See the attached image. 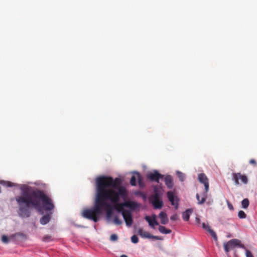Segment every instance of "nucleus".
<instances>
[{"label":"nucleus","instance_id":"obj_34","mask_svg":"<svg viewBox=\"0 0 257 257\" xmlns=\"http://www.w3.org/2000/svg\"><path fill=\"white\" fill-rule=\"evenodd\" d=\"M245 249L246 250L245 254H246V257H253V256L250 251L246 249V248Z\"/></svg>","mask_w":257,"mask_h":257},{"label":"nucleus","instance_id":"obj_26","mask_svg":"<svg viewBox=\"0 0 257 257\" xmlns=\"http://www.w3.org/2000/svg\"><path fill=\"white\" fill-rule=\"evenodd\" d=\"M161 192L155 193L150 196V199L161 198Z\"/></svg>","mask_w":257,"mask_h":257},{"label":"nucleus","instance_id":"obj_23","mask_svg":"<svg viewBox=\"0 0 257 257\" xmlns=\"http://www.w3.org/2000/svg\"><path fill=\"white\" fill-rule=\"evenodd\" d=\"M137 175L138 184L141 188H143L145 186V183L144 182L143 178L139 173H137Z\"/></svg>","mask_w":257,"mask_h":257},{"label":"nucleus","instance_id":"obj_5","mask_svg":"<svg viewBox=\"0 0 257 257\" xmlns=\"http://www.w3.org/2000/svg\"><path fill=\"white\" fill-rule=\"evenodd\" d=\"M232 180L235 185L239 184V180H240L242 183L246 184L248 182V178L245 175L241 174L240 173H233L232 174Z\"/></svg>","mask_w":257,"mask_h":257},{"label":"nucleus","instance_id":"obj_13","mask_svg":"<svg viewBox=\"0 0 257 257\" xmlns=\"http://www.w3.org/2000/svg\"><path fill=\"white\" fill-rule=\"evenodd\" d=\"M112 203L113 204V208L117 212H121V214H122L123 211L128 210L124 209V207H125L124 202L122 203H119V202Z\"/></svg>","mask_w":257,"mask_h":257},{"label":"nucleus","instance_id":"obj_33","mask_svg":"<svg viewBox=\"0 0 257 257\" xmlns=\"http://www.w3.org/2000/svg\"><path fill=\"white\" fill-rule=\"evenodd\" d=\"M118 239V237L117 236V235H116L115 234H113L112 235H111L110 236V240L111 241H116Z\"/></svg>","mask_w":257,"mask_h":257},{"label":"nucleus","instance_id":"obj_19","mask_svg":"<svg viewBox=\"0 0 257 257\" xmlns=\"http://www.w3.org/2000/svg\"><path fill=\"white\" fill-rule=\"evenodd\" d=\"M192 212V209H188L182 213L183 219L185 221H188L190 218V215Z\"/></svg>","mask_w":257,"mask_h":257},{"label":"nucleus","instance_id":"obj_30","mask_svg":"<svg viewBox=\"0 0 257 257\" xmlns=\"http://www.w3.org/2000/svg\"><path fill=\"white\" fill-rule=\"evenodd\" d=\"M53 238L52 236L49 235H46L44 236L43 238V241L45 242H49L52 240Z\"/></svg>","mask_w":257,"mask_h":257},{"label":"nucleus","instance_id":"obj_7","mask_svg":"<svg viewBox=\"0 0 257 257\" xmlns=\"http://www.w3.org/2000/svg\"><path fill=\"white\" fill-rule=\"evenodd\" d=\"M164 175L160 174L158 171L155 170L154 172H149L147 174V178L151 181L159 183L160 179L164 178Z\"/></svg>","mask_w":257,"mask_h":257},{"label":"nucleus","instance_id":"obj_22","mask_svg":"<svg viewBox=\"0 0 257 257\" xmlns=\"http://www.w3.org/2000/svg\"><path fill=\"white\" fill-rule=\"evenodd\" d=\"M159 231L164 234H169L171 232V230L167 229L165 226H161L160 225L159 227Z\"/></svg>","mask_w":257,"mask_h":257},{"label":"nucleus","instance_id":"obj_14","mask_svg":"<svg viewBox=\"0 0 257 257\" xmlns=\"http://www.w3.org/2000/svg\"><path fill=\"white\" fill-rule=\"evenodd\" d=\"M202 226L204 229L207 230L210 233L215 240H217V236L215 232L210 228V227L208 224L203 223Z\"/></svg>","mask_w":257,"mask_h":257},{"label":"nucleus","instance_id":"obj_11","mask_svg":"<svg viewBox=\"0 0 257 257\" xmlns=\"http://www.w3.org/2000/svg\"><path fill=\"white\" fill-rule=\"evenodd\" d=\"M150 201L155 209H161L163 206L161 198L150 199Z\"/></svg>","mask_w":257,"mask_h":257},{"label":"nucleus","instance_id":"obj_29","mask_svg":"<svg viewBox=\"0 0 257 257\" xmlns=\"http://www.w3.org/2000/svg\"><path fill=\"white\" fill-rule=\"evenodd\" d=\"M238 217L240 219L245 218L246 215L245 212L242 210H240L238 213Z\"/></svg>","mask_w":257,"mask_h":257},{"label":"nucleus","instance_id":"obj_15","mask_svg":"<svg viewBox=\"0 0 257 257\" xmlns=\"http://www.w3.org/2000/svg\"><path fill=\"white\" fill-rule=\"evenodd\" d=\"M164 181L166 185L169 189L173 188L174 183L173 178L171 175H168L164 177Z\"/></svg>","mask_w":257,"mask_h":257},{"label":"nucleus","instance_id":"obj_37","mask_svg":"<svg viewBox=\"0 0 257 257\" xmlns=\"http://www.w3.org/2000/svg\"><path fill=\"white\" fill-rule=\"evenodd\" d=\"M249 162V164H252V165H253L254 166H256V165H257L256 162V161L254 159H251V160H250Z\"/></svg>","mask_w":257,"mask_h":257},{"label":"nucleus","instance_id":"obj_27","mask_svg":"<svg viewBox=\"0 0 257 257\" xmlns=\"http://www.w3.org/2000/svg\"><path fill=\"white\" fill-rule=\"evenodd\" d=\"M113 222L115 224L118 225H120L121 224H122V221L121 219H120L118 218V216H115L113 219Z\"/></svg>","mask_w":257,"mask_h":257},{"label":"nucleus","instance_id":"obj_17","mask_svg":"<svg viewBox=\"0 0 257 257\" xmlns=\"http://www.w3.org/2000/svg\"><path fill=\"white\" fill-rule=\"evenodd\" d=\"M159 217L162 224H166L168 222L169 220L166 212L161 211L159 214Z\"/></svg>","mask_w":257,"mask_h":257},{"label":"nucleus","instance_id":"obj_21","mask_svg":"<svg viewBox=\"0 0 257 257\" xmlns=\"http://www.w3.org/2000/svg\"><path fill=\"white\" fill-rule=\"evenodd\" d=\"M137 173L138 172L135 173L131 177L130 184L132 186H136L137 185V181H138Z\"/></svg>","mask_w":257,"mask_h":257},{"label":"nucleus","instance_id":"obj_39","mask_svg":"<svg viewBox=\"0 0 257 257\" xmlns=\"http://www.w3.org/2000/svg\"><path fill=\"white\" fill-rule=\"evenodd\" d=\"M196 222H197L199 223L200 219H199V218L196 217Z\"/></svg>","mask_w":257,"mask_h":257},{"label":"nucleus","instance_id":"obj_40","mask_svg":"<svg viewBox=\"0 0 257 257\" xmlns=\"http://www.w3.org/2000/svg\"><path fill=\"white\" fill-rule=\"evenodd\" d=\"M120 257H127V255H126L123 254V255H121L120 256Z\"/></svg>","mask_w":257,"mask_h":257},{"label":"nucleus","instance_id":"obj_32","mask_svg":"<svg viewBox=\"0 0 257 257\" xmlns=\"http://www.w3.org/2000/svg\"><path fill=\"white\" fill-rule=\"evenodd\" d=\"M2 241L5 243H8L9 241V239L7 236L4 235L2 237Z\"/></svg>","mask_w":257,"mask_h":257},{"label":"nucleus","instance_id":"obj_25","mask_svg":"<svg viewBox=\"0 0 257 257\" xmlns=\"http://www.w3.org/2000/svg\"><path fill=\"white\" fill-rule=\"evenodd\" d=\"M0 183L2 185H5L7 187H13V186H15V185L13 183L10 182V181H1L0 182Z\"/></svg>","mask_w":257,"mask_h":257},{"label":"nucleus","instance_id":"obj_16","mask_svg":"<svg viewBox=\"0 0 257 257\" xmlns=\"http://www.w3.org/2000/svg\"><path fill=\"white\" fill-rule=\"evenodd\" d=\"M124 204L126 207L130 208L132 210H134L139 206V205L137 202L133 201H126L124 202Z\"/></svg>","mask_w":257,"mask_h":257},{"label":"nucleus","instance_id":"obj_9","mask_svg":"<svg viewBox=\"0 0 257 257\" xmlns=\"http://www.w3.org/2000/svg\"><path fill=\"white\" fill-rule=\"evenodd\" d=\"M138 233L142 237L148 238H154L157 240L160 239L158 236H154L150 234L148 232L145 231L143 228H140L138 230Z\"/></svg>","mask_w":257,"mask_h":257},{"label":"nucleus","instance_id":"obj_24","mask_svg":"<svg viewBox=\"0 0 257 257\" xmlns=\"http://www.w3.org/2000/svg\"><path fill=\"white\" fill-rule=\"evenodd\" d=\"M249 204V201L247 198H245L241 201L242 207L244 209H246L248 207Z\"/></svg>","mask_w":257,"mask_h":257},{"label":"nucleus","instance_id":"obj_12","mask_svg":"<svg viewBox=\"0 0 257 257\" xmlns=\"http://www.w3.org/2000/svg\"><path fill=\"white\" fill-rule=\"evenodd\" d=\"M145 219L152 228H155V225H158L159 224L156 220V215H152V217L149 216H146Z\"/></svg>","mask_w":257,"mask_h":257},{"label":"nucleus","instance_id":"obj_1","mask_svg":"<svg viewBox=\"0 0 257 257\" xmlns=\"http://www.w3.org/2000/svg\"><path fill=\"white\" fill-rule=\"evenodd\" d=\"M15 199L19 207L18 214L22 218L30 216L31 207L40 212L42 211V209L50 211L54 208L52 200L43 191L32 189L29 187L23 191L22 195L16 196Z\"/></svg>","mask_w":257,"mask_h":257},{"label":"nucleus","instance_id":"obj_4","mask_svg":"<svg viewBox=\"0 0 257 257\" xmlns=\"http://www.w3.org/2000/svg\"><path fill=\"white\" fill-rule=\"evenodd\" d=\"M224 248L226 252H228L231 249L235 246L245 249V246L240 243V241L237 239H232L228 241L227 243L224 244Z\"/></svg>","mask_w":257,"mask_h":257},{"label":"nucleus","instance_id":"obj_20","mask_svg":"<svg viewBox=\"0 0 257 257\" xmlns=\"http://www.w3.org/2000/svg\"><path fill=\"white\" fill-rule=\"evenodd\" d=\"M51 216L49 214L44 215L41 218L40 222L41 224L45 225L47 224L50 220Z\"/></svg>","mask_w":257,"mask_h":257},{"label":"nucleus","instance_id":"obj_8","mask_svg":"<svg viewBox=\"0 0 257 257\" xmlns=\"http://www.w3.org/2000/svg\"><path fill=\"white\" fill-rule=\"evenodd\" d=\"M122 215L125 221L126 225L128 227L131 226L133 223L131 211L128 210L127 211H123Z\"/></svg>","mask_w":257,"mask_h":257},{"label":"nucleus","instance_id":"obj_36","mask_svg":"<svg viewBox=\"0 0 257 257\" xmlns=\"http://www.w3.org/2000/svg\"><path fill=\"white\" fill-rule=\"evenodd\" d=\"M177 219H178V216L177 214H174L172 216H171L170 217V219L171 220L175 221V220H177Z\"/></svg>","mask_w":257,"mask_h":257},{"label":"nucleus","instance_id":"obj_3","mask_svg":"<svg viewBox=\"0 0 257 257\" xmlns=\"http://www.w3.org/2000/svg\"><path fill=\"white\" fill-rule=\"evenodd\" d=\"M112 197L101 195L99 193H96L95 201L94 206L90 209H84L82 212V216L87 219L92 220L94 222H96L98 219L99 216L102 214L103 210L105 209L106 211V215L107 217H110L112 214V207L111 205L107 202L110 201L111 202H119L120 198H117V200H114L112 198Z\"/></svg>","mask_w":257,"mask_h":257},{"label":"nucleus","instance_id":"obj_35","mask_svg":"<svg viewBox=\"0 0 257 257\" xmlns=\"http://www.w3.org/2000/svg\"><path fill=\"white\" fill-rule=\"evenodd\" d=\"M227 204L229 210H233L234 209L233 205L228 200H227Z\"/></svg>","mask_w":257,"mask_h":257},{"label":"nucleus","instance_id":"obj_18","mask_svg":"<svg viewBox=\"0 0 257 257\" xmlns=\"http://www.w3.org/2000/svg\"><path fill=\"white\" fill-rule=\"evenodd\" d=\"M207 192L205 191V192L202 194L201 195V198L200 199V196L198 194H196V199L198 200V203L199 204H202L203 203H204L206 198L207 196Z\"/></svg>","mask_w":257,"mask_h":257},{"label":"nucleus","instance_id":"obj_10","mask_svg":"<svg viewBox=\"0 0 257 257\" xmlns=\"http://www.w3.org/2000/svg\"><path fill=\"white\" fill-rule=\"evenodd\" d=\"M198 180L200 183L204 184L205 191L208 192L209 190V182L207 176L204 173H201L198 175Z\"/></svg>","mask_w":257,"mask_h":257},{"label":"nucleus","instance_id":"obj_38","mask_svg":"<svg viewBox=\"0 0 257 257\" xmlns=\"http://www.w3.org/2000/svg\"><path fill=\"white\" fill-rule=\"evenodd\" d=\"M161 192L160 190H159L157 187H155L154 189V193Z\"/></svg>","mask_w":257,"mask_h":257},{"label":"nucleus","instance_id":"obj_6","mask_svg":"<svg viewBox=\"0 0 257 257\" xmlns=\"http://www.w3.org/2000/svg\"><path fill=\"white\" fill-rule=\"evenodd\" d=\"M167 196L172 205L174 206L175 209L178 208L179 198L175 194L174 192L169 191L167 192Z\"/></svg>","mask_w":257,"mask_h":257},{"label":"nucleus","instance_id":"obj_31","mask_svg":"<svg viewBox=\"0 0 257 257\" xmlns=\"http://www.w3.org/2000/svg\"><path fill=\"white\" fill-rule=\"evenodd\" d=\"M131 240L134 243H137L139 241V239L136 235H134L131 237Z\"/></svg>","mask_w":257,"mask_h":257},{"label":"nucleus","instance_id":"obj_2","mask_svg":"<svg viewBox=\"0 0 257 257\" xmlns=\"http://www.w3.org/2000/svg\"><path fill=\"white\" fill-rule=\"evenodd\" d=\"M121 180L119 178L113 179L109 176H100L96 179V192L101 195L112 197L114 200L126 195V191L124 187L121 186Z\"/></svg>","mask_w":257,"mask_h":257},{"label":"nucleus","instance_id":"obj_28","mask_svg":"<svg viewBox=\"0 0 257 257\" xmlns=\"http://www.w3.org/2000/svg\"><path fill=\"white\" fill-rule=\"evenodd\" d=\"M177 174L180 181H183L184 180L185 178L184 174L181 172L177 171Z\"/></svg>","mask_w":257,"mask_h":257}]
</instances>
